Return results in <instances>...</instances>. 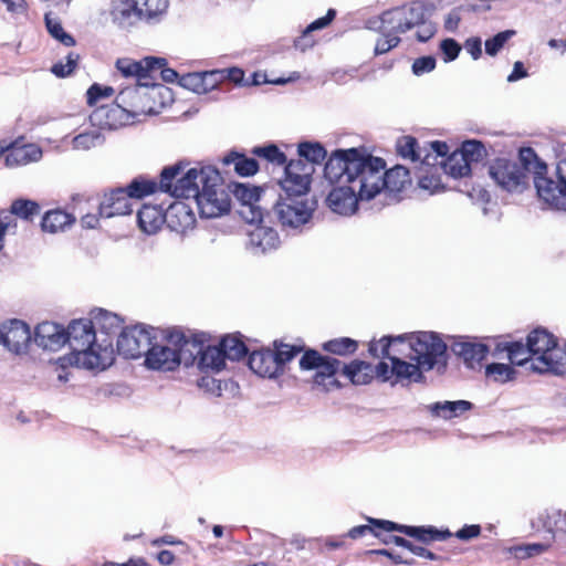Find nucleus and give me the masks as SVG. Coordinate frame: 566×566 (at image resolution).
<instances>
[{"label":"nucleus","mask_w":566,"mask_h":566,"mask_svg":"<svg viewBox=\"0 0 566 566\" xmlns=\"http://www.w3.org/2000/svg\"><path fill=\"white\" fill-rule=\"evenodd\" d=\"M385 160L364 154L357 148L337 149L324 167L326 180L352 182L361 201H370L384 195Z\"/></svg>","instance_id":"obj_1"},{"label":"nucleus","mask_w":566,"mask_h":566,"mask_svg":"<svg viewBox=\"0 0 566 566\" xmlns=\"http://www.w3.org/2000/svg\"><path fill=\"white\" fill-rule=\"evenodd\" d=\"M105 138L97 127L77 134L72 139V146L77 150H90L104 143Z\"/></svg>","instance_id":"obj_46"},{"label":"nucleus","mask_w":566,"mask_h":566,"mask_svg":"<svg viewBox=\"0 0 566 566\" xmlns=\"http://www.w3.org/2000/svg\"><path fill=\"white\" fill-rule=\"evenodd\" d=\"M249 368L260 377L275 378L279 365L272 349L253 350L248 359Z\"/></svg>","instance_id":"obj_27"},{"label":"nucleus","mask_w":566,"mask_h":566,"mask_svg":"<svg viewBox=\"0 0 566 566\" xmlns=\"http://www.w3.org/2000/svg\"><path fill=\"white\" fill-rule=\"evenodd\" d=\"M485 375L495 382L504 384L513 380L516 371L510 365L492 363L485 367Z\"/></svg>","instance_id":"obj_51"},{"label":"nucleus","mask_w":566,"mask_h":566,"mask_svg":"<svg viewBox=\"0 0 566 566\" xmlns=\"http://www.w3.org/2000/svg\"><path fill=\"white\" fill-rule=\"evenodd\" d=\"M310 541L316 545L315 548L322 554L325 552L340 549L345 546V538L343 535L328 536L325 538H312Z\"/></svg>","instance_id":"obj_59"},{"label":"nucleus","mask_w":566,"mask_h":566,"mask_svg":"<svg viewBox=\"0 0 566 566\" xmlns=\"http://www.w3.org/2000/svg\"><path fill=\"white\" fill-rule=\"evenodd\" d=\"M114 94V88L111 86H101L99 84H93L87 90V103L90 105H94L97 103L98 99L103 97H109Z\"/></svg>","instance_id":"obj_64"},{"label":"nucleus","mask_w":566,"mask_h":566,"mask_svg":"<svg viewBox=\"0 0 566 566\" xmlns=\"http://www.w3.org/2000/svg\"><path fill=\"white\" fill-rule=\"evenodd\" d=\"M544 526L554 537L562 541L566 539V512L560 510L548 511L544 518Z\"/></svg>","instance_id":"obj_43"},{"label":"nucleus","mask_w":566,"mask_h":566,"mask_svg":"<svg viewBox=\"0 0 566 566\" xmlns=\"http://www.w3.org/2000/svg\"><path fill=\"white\" fill-rule=\"evenodd\" d=\"M178 83L184 88L197 94H205V87L202 86V72L185 74L179 78Z\"/></svg>","instance_id":"obj_63"},{"label":"nucleus","mask_w":566,"mask_h":566,"mask_svg":"<svg viewBox=\"0 0 566 566\" xmlns=\"http://www.w3.org/2000/svg\"><path fill=\"white\" fill-rule=\"evenodd\" d=\"M332 186V190L327 196L328 207L336 213L350 216L356 212L358 202V190L353 187L352 182L338 180H327Z\"/></svg>","instance_id":"obj_15"},{"label":"nucleus","mask_w":566,"mask_h":566,"mask_svg":"<svg viewBox=\"0 0 566 566\" xmlns=\"http://www.w3.org/2000/svg\"><path fill=\"white\" fill-rule=\"evenodd\" d=\"M335 17L336 10L328 9L327 13L324 17L311 22L305 28L302 35L295 40V48L300 49L301 51H305L312 48L315 44V40L312 38V32L326 28L335 19Z\"/></svg>","instance_id":"obj_38"},{"label":"nucleus","mask_w":566,"mask_h":566,"mask_svg":"<svg viewBox=\"0 0 566 566\" xmlns=\"http://www.w3.org/2000/svg\"><path fill=\"white\" fill-rule=\"evenodd\" d=\"M31 342L28 324L20 319H11L0 327V343L14 354L25 353Z\"/></svg>","instance_id":"obj_17"},{"label":"nucleus","mask_w":566,"mask_h":566,"mask_svg":"<svg viewBox=\"0 0 566 566\" xmlns=\"http://www.w3.org/2000/svg\"><path fill=\"white\" fill-rule=\"evenodd\" d=\"M33 340L36 346L55 352L66 344L67 337L62 325L43 322L35 327Z\"/></svg>","instance_id":"obj_22"},{"label":"nucleus","mask_w":566,"mask_h":566,"mask_svg":"<svg viewBox=\"0 0 566 566\" xmlns=\"http://www.w3.org/2000/svg\"><path fill=\"white\" fill-rule=\"evenodd\" d=\"M165 59L147 56L140 61H135L129 57H122L116 61V67L124 77L136 78L137 83L149 76L154 69H159L164 65Z\"/></svg>","instance_id":"obj_20"},{"label":"nucleus","mask_w":566,"mask_h":566,"mask_svg":"<svg viewBox=\"0 0 566 566\" xmlns=\"http://www.w3.org/2000/svg\"><path fill=\"white\" fill-rule=\"evenodd\" d=\"M313 166L302 158L291 160L284 168V178L277 182L280 190L308 193Z\"/></svg>","instance_id":"obj_16"},{"label":"nucleus","mask_w":566,"mask_h":566,"mask_svg":"<svg viewBox=\"0 0 566 566\" xmlns=\"http://www.w3.org/2000/svg\"><path fill=\"white\" fill-rule=\"evenodd\" d=\"M518 157L520 163L499 158L489 168L494 182L509 192H522L530 182V175L545 168V163L530 147L522 148Z\"/></svg>","instance_id":"obj_3"},{"label":"nucleus","mask_w":566,"mask_h":566,"mask_svg":"<svg viewBox=\"0 0 566 566\" xmlns=\"http://www.w3.org/2000/svg\"><path fill=\"white\" fill-rule=\"evenodd\" d=\"M417 28V39L427 42L437 32L436 24L428 20V11L422 2H411L382 13V31L407 32Z\"/></svg>","instance_id":"obj_6"},{"label":"nucleus","mask_w":566,"mask_h":566,"mask_svg":"<svg viewBox=\"0 0 566 566\" xmlns=\"http://www.w3.org/2000/svg\"><path fill=\"white\" fill-rule=\"evenodd\" d=\"M113 18L119 24H129L133 18L137 19V7L135 0L119 1L112 11Z\"/></svg>","instance_id":"obj_50"},{"label":"nucleus","mask_w":566,"mask_h":566,"mask_svg":"<svg viewBox=\"0 0 566 566\" xmlns=\"http://www.w3.org/2000/svg\"><path fill=\"white\" fill-rule=\"evenodd\" d=\"M384 181V196L396 199V196L411 184V178L406 167L397 165L389 170L385 168Z\"/></svg>","instance_id":"obj_31"},{"label":"nucleus","mask_w":566,"mask_h":566,"mask_svg":"<svg viewBox=\"0 0 566 566\" xmlns=\"http://www.w3.org/2000/svg\"><path fill=\"white\" fill-rule=\"evenodd\" d=\"M516 34L515 30H505L496 33L494 36L488 39L485 41V52L486 54L494 56L496 55L504 46V44L512 39Z\"/></svg>","instance_id":"obj_57"},{"label":"nucleus","mask_w":566,"mask_h":566,"mask_svg":"<svg viewBox=\"0 0 566 566\" xmlns=\"http://www.w3.org/2000/svg\"><path fill=\"white\" fill-rule=\"evenodd\" d=\"M232 192L241 202V217L249 223H262L264 219L263 210L258 205L268 197L269 188L249 187L243 184L233 185Z\"/></svg>","instance_id":"obj_13"},{"label":"nucleus","mask_w":566,"mask_h":566,"mask_svg":"<svg viewBox=\"0 0 566 566\" xmlns=\"http://www.w3.org/2000/svg\"><path fill=\"white\" fill-rule=\"evenodd\" d=\"M130 199H142L146 196L155 193L159 189V184L153 179H146L143 177L135 178L132 182L124 188Z\"/></svg>","instance_id":"obj_44"},{"label":"nucleus","mask_w":566,"mask_h":566,"mask_svg":"<svg viewBox=\"0 0 566 566\" xmlns=\"http://www.w3.org/2000/svg\"><path fill=\"white\" fill-rule=\"evenodd\" d=\"M395 343L407 350L406 358L418 363L424 371L446 366L447 345L437 333L399 335L395 337Z\"/></svg>","instance_id":"obj_4"},{"label":"nucleus","mask_w":566,"mask_h":566,"mask_svg":"<svg viewBox=\"0 0 566 566\" xmlns=\"http://www.w3.org/2000/svg\"><path fill=\"white\" fill-rule=\"evenodd\" d=\"M137 19L147 24L160 23L167 15L169 0H135Z\"/></svg>","instance_id":"obj_30"},{"label":"nucleus","mask_w":566,"mask_h":566,"mask_svg":"<svg viewBox=\"0 0 566 566\" xmlns=\"http://www.w3.org/2000/svg\"><path fill=\"white\" fill-rule=\"evenodd\" d=\"M451 350L462 358L468 368L474 369L481 366L482 360L489 353V347L468 337H460L451 344Z\"/></svg>","instance_id":"obj_21"},{"label":"nucleus","mask_w":566,"mask_h":566,"mask_svg":"<svg viewBox=\"0 0 566 566\" xmlns=\"http://www.w3.org/2000/svg\"><path fill=\"white\" fill-rule=\"evenodd\" d=\"M78 59V54L71 52L66 56V63H63L62 61L55 63L51 67V72L57 77H66L76 67Z\"/></svg>","instance_id":"obj_60"},{"label":"nucleus","mask_w":566,"mask_h":566,"mask_svg":"<svg viewBox=\"0 0 566 566\" xmlns=\"http://www.w3.org/2000/svg\"><path fill=\"white\" fill-rule=\"evenodd\" d=\"M93 127L114 130L134 122V118L119 104L114 102L95 108L90 115Z\"/></svg>","instance_id":"obj_18"},{"label":"nucleus","mask_w":566,"mask_h":566,"mask_svg":"<svg viewBox=\"0 0 566 566\" xmlns=\"http://www.w3.org/2000/svg\"><path fill=\"white\" fill-rule=\"evenodd\" d=\"M253 154L258 157L264 158L268 161L282 166L286 163V156L282 153L279 147L274 144H270L262 147H255Z\"/></svg>","instance_id":"obj_56"},{"label":"nucleus","mask_w":566,"mask_h":566,"mask_svg":"<svg viewBox=\"0 0 566 566\" xmlns=\"http://www.w3.org/2000/svg\"><path fill=\"white\" fill-rule=\"evenodd\" d=\"M315 210V201L308 193L280 190L277 199L268 217L275 219L284 231L300 230L310 222Z\"/></svg>","instance_id":"obj_5"},{"label":"nucleus","mask_w":566,"mask_h":566,"mask_svg":"<svg viewBox=\"0 0 566 566\" xmlns=\"http://www.w3.org/2000/svg\"><path fill=\"white\" fill-rule=\"evenodd\" d=\"M471 164L463 158V155H459L453 151L443 163L442 169L446 174L453 178L465 177L471 171Z\"/></svg>","instance_id":"obj_45"},{"label":"nucleus","mask_w":566,"mask_h":566,"mask_svg":"<svg viewBox=\"0 0 566 566\" xmlns=\"http://www.w3.org/2000/svg\"><path fill=\"white\" fill-rule=\"evenodd\" d=\"M369 521L386 532H399L409 537L416 538L423 544H430L437 541H446L452 536V533L448 528L438 530L432 525L411 526L378 518H370Z\"/></svg>","instance_id":"obj_14"},{"label":"nucleus","mask_w":566,"mask_h":566,"mask_svg":"<svg viewBox=\"0 0 566 566\" xmlns=\"http://www.w3.org/2000/svg\"><path fill=\"white\" fill-rule=\"evenodd\" d=\"M66 344L71 354L61 358L63 364L75 365L88 370H104L114 361V347L109 339H99L93 321H72L67 329Z\"/></svg>","instance_id":"obj_2"},{"label":"nucleus","mask_w":566,"mask_h":566,"mask_svg":"<svg viewBox=\"0 0 566 566\" xmlns=\"http://www.w3.org/2000/svg\"><path fill=\"white\" fill-rule=\"evenodd\" d=\"M132 211L133 200L124 188L106 193L99 203V216L104 218L129 214Z\"/></svg>","instance_id":"obj_24"},{"label":"nucleus","mask_w":566,"mask_h":566,"mask_svg":"<svg viewBox=\"0 0 566 566\" xmlns=\"http://www.w3.org/2000/svg\"><path fill=\"white\" fill-rule=\"evenodd\" d=\"M358 344L349 337H340L324 343L323 348L334 355H348L356 352Z\"/></svg>","instance_id":"obj_53"},{"label":"nucleus","mask_w":566,"mask_h":566,"mask_svg":"<svg viewBox=\"0 0 566 566\" xmlns=\"http://www.w3.org/2000/svg\"><path fill=\"white\" fill-rule=\"evenodd\" d=\"M195 200L202 218H218L229 212L230 196L217 169L202 167V186Z\"/></svg>","instance_id":"obj_8"},{"label":"nucleus","mask_w":566,"mask_h":566,"mask_svg":"<svg viewBox=\"0 0 566 566\" xmlns=\"http://www.w3.org/2000/svg\"><path fill=\"white\" fill-rule=\"evenodd\" d=\"M42 157V150L34 144H27L18 147H11L6 155V165L8 167L23 166L35 163Z\"/></svg>","instance_id":"obj_33"},{"label":"nucleus","mask_w":566,"mask_h":566,"mask_svg":"<svg viewBox=\"0 0 566 566\" xmlns=\"http://www.w3.org/2000/svg\"><path fill=\"white\" fill-rule=\"evenodd\" d=\"M546 549H547V546L544 544H526V545L514 546L510 551L514 555L515 558L525 559L528 557H533L535 555H539L541 553L545 552Z\"/></svg>","instance_id":"obj_62"},{"label":"nucleus","mask_w":566,"mask_h":566,"mask_svg":"<svg viewBox=\"0 0 566 566\" xmlns=\"http://www.w3.org/2000/svg\"><path fill=\"white\" fill-rule=\"evenodd\" d=\"M168 343L172 344L178 366H192L199 359L203 344L196 338H187L181 332L172 331L168 334Z\"/></svg>","instance_id":"obj_19"},{"label":"nucleus","mask_w":566,"mask_h":566,"mask_svg":"<svg viewBox=\"0 0 566 566\" xmlns=\"http://www.w3.org/2000/svg\"><path fill=\"white\" fill-rule=\"evenodd\" d=\"M532 348L533 371L564 375L566 373V346L557 344L555 337L546 329L536 328L527 336Z\"/></svg>","instance_id":"obj_7"},{"label":"nucleus","mask_w":566,"mask_h":566,"mask_svg":"<svg viewBox=\"0 0 566 566\" xmlns=\"http://www.w3.org/2000/svg\"><path fill=\"white\" fill-rule=\"evenodd\" d=\"M219 345L222 349L226 360H240L248 353L247 345L235 335L224 336Z\"/></svg>","instance_id":"obj_42"},{"label":"nucleus","mask_w":566,"mask_h":566,"mask_svg":"<svg viewBox=\"0 0 566 566\" xmlns=\"http://www.w3.org/2000/svg\"><path fill=\"white\" fill-rule=\"evenodd\" d=\"M533 182L539 200L553 210H566V176L560 166L548 175L547 165L544 169H536Z\"/></svg>","instance_id":"obj_11"},{"label":"nucleus","mask_w":566,"mask_h":566,"mask_svg":"<svg viewBox=\"0 0 566 566\" xmlns=\"http://www.w3.org/2000/svg\"><path fill=\"white\" fill-rule=\"evenodd\" d=\"M153 332V327L142 324L123 328L117 337L118 354L128 359L147 356L151 343L156 338L151 335Z\"/></svg>","instance_id":"obj_12"},{"label":"nucleus","mask_w":566,"mask_h":566,"mask_svg":"<svg viewBox=\"0 0 566 566\" xmlns=\"http://www.w3.org/2000/svg\"><path fill=\"white\" fill-rule=\"evenodd\" d=\"M382 23V14L375 21H369V29L375 30L381 34L375 45V54L380 55L389 52L400 43L398 31H382L380 29Z\"/></svg>","instance_id":"obj_41"},{"label":"nucleus","mask_w":566,"mask_h":566,"mask_svg":"<svg viewBox=\"0 0 566 566\" xmlns=\"http://www.w3.org/2000/svg\"><path fill=\"white\" fill-rule=\"evenodd\" d=\"M297 153L303 160L311 165L322 163L327 156V151L322 144L311 142L301 143Z\"/></svg>","instance_id":"obj_48"},{"label":"nucleus","mask_w":566,"mask_h":566,"mask_svg":"<svg viewBox=\"0 0 566 566\" xmlns=\"http://www.w3.org/2000/svg\"><path fill=\"white\" fill-rule=\"evenodd\" d=\"M75 222V217L61 209L48 211L41 222L44 232L57 233L64 231Z\"/></svg>","instance_id":"obj_39"},{"label":"nucleus","mask_w":566,"mask_h":566,"mask_svg":"<svg viewBox=\"0 0 566 566\" xmlns=\"http://www.w3.org/2000/svg\"><path fill=\"white\" fill-rule=\"evenodd\" d=\"M273 352L279 365V375H282L285 364L291 361L301 352V348L287 344H280Z\"/></svg>","instance_id":"obj_58"},{"label":"nucleus","mask_w":566,"mask_h":566,"mask_svg":"<svg viewBox=\"0 0 566 566\" xmlns=\"http://www.w3.org/2000/svg\"><path fill=\"white\" fill-rule=\"evenodd\" d=\"M343 375L350 379L354 385H367L374 378V367L363 360H354L343 365Z\"/></svg>","instance_id":"obj_40"},{"label":"nucleus","mask_w":566,"mask_h":566,"mask_svg":"<svg viewBox=\"0 0 566 566\" xmlns=\"http://www.w3.org/2000/svg\"><path fill=\"white\" fill-rule=\"evenodd\" d=\"M198 367L200 370L208 373H219L226 368V358L220 345L218 346H202V352L198 359Z\"/></svg>","instance_id":"obj_36"},{"label":"nucleus","mask_w":566,"mask_h":566,"mask_svg":"<svg viewBox=\"0 0 566 566\" xmlns=\"http://www.w3.org/2000/svg\"><path fill=\"white\" fill-rule=\"evenodd\" d=\"M472 403L467 400L457 401H438L428 406L429 411L433 417L442 418L446 420L459 417L463 412L470 410Z\"/></svg>","instance_id":"obj_37"},{"label":"nucleus","mask_w":566,"mask_h":566,"mask_svg":"<svg viewBox=\"0 0 566 566\" xmlns=\"http://www.w3.org/2000/svg\"><path fill=\"white\" fill-rule=\"evenodd\" d=\"M93 325L97 332L99 339H109L113 343V337L122 331V318L115 314L107 312L103 308H96L91 312Z\"/></svg>","instance_id":"obj_26"},{"label":"nucleus","mask_w":566,"mask_h":566,"mask_svg":"<svg viewBox=\"0 0 566 566\" xmlns=\"http://www.w3.org/2000/svg\"><path fill=\"white\" fill-rule=\"evenodd\" d=\"M195 222L192 210L184 202H175L166 210V223L176 232H186L192 229Z\"/></svg>","instance_id":"obj_28"},{"label":"nucleus","mask_w":566,"mask_h":566,"mask_svg":"<svg viewBox=\"0 0 566 566\" xmlns=\"http://www.w3.org/2000/svg\"><path fill=\"white\" fill-rule=\"evenodd\" d=\"M370 355L377 358H387L390 360V374L397 380H408L409 382H421L423 380L424 369L415 361H407L399 357L401 354L406 357L407 350L395 343V337L384 336L379 340L369 343Z\"/></svg>","instance_id":"obj_9"},{"label":"nucleus","mask_w":566,"mask_h":566,"mask_svg":"<svg viewBox=\"0 0 566 566\" xmlns=\"http://www.w3.org/2000/svg\"><path fill=\"white\" fill-rule=\"evenodd\" d=\"M396 146L398 154L402 158H408L412 161H418L421 159V151L415 137L402 136L397 140Z\"/></svg>","instance_id":"obj_54"},{"label":"nucleus","mask_w":566,"mask_h":566,"mask_svg":"<svg viewBox=\"0 0 566 566\" xmlns=\"http://www.w3.org/2000/svg\"><path fill=\"white\" fill-rule=\"evenodd\" d=\"M45 27L52 38L60 41L65 46H73L75 44L74 38L64 31L59 18L53 17L52 12H46L44 15Z\"/></svg>","instance_id":"obj_47"},{"label":"nucleus","mask_w":566,"mask_h":566,"mask_svg":"<svg viewBox=\"0 0 566 566\" xmlns=\"http://www.w3.org/2000/svg\"><path fill=\"white\" fill-rule=\"evenodd\" d=\"M145 364L150 369L174 370L178 367L177 356L172 344H157L153 340L150 349L147 353Z\"/></svg>","instance_id":"obj_23"},{"label":"nucleus","mask_w":566,"mask_h":566,"mask_svg":"<svg viewBox=\"0 0 566 566\" xmlns=\"http://www.w3.org/2000/svg\"><path fill=\"white\" fill-rule=\"evenodd\" d=\"M137 221L143 232L154 234L166 222V212L158 206L144 205L138 210Z\"/></svg>","instance_id":"obj_32"},{"label":"nucleus","mask_w":566,"mask_h":566,"mask_svg":"<svg viewBox=\"0 0 566 566\" xmlns=\"http://www.w3.org/2000/svg\"><path fill=\"white\" fill-rule=\"evenodd\" d=\"M344 364L340 360L333 357H325L319 364L314 375V384L323 387L325 390H329L332 387L338 385L335 379V375Z\"/></svg>","instance_id":"obj_35"},{"label":"nucleus","mask_w":566,"mask_h":566,"mask_svg":"<svg viewBox=\"0 0 566 566\" xmlns=\"http://www.w3.org/2000/svg\"><path fill=\"white\" fill-rule=\"evenodd\" d=\"M40 212L38 202L29 199H17L11 203L10 213L23 220H31Z\"/></svg>","instance_id":"obj_52"},{"label":"nucleus","mask_w":566,"mask_h":566,"mask_svg":"<svg viewBox=\"0 0 566 566\" xmlns=\"http://www.w3.org/2000/svg\"><path fill=\"white\" fill-rule=\"evenodd\" d=\"M146 85V83H137L134 86L125 87L116 96L115 102L126 109L134 119L151 111V108L146 109L142 106L143 96L140 94V87Z\"/></svg>","instance_id":"obj_29"},{"label":"nucleus","mask_w":566,"mask_h":566,"mask_svg":"<svg viewBox=\"0 0 566 566\" xmlns=\"http://www.w3.org/2000/svg\"><path fill=\"white\" fill-rule=\"evenodd\" d=\"M78 59V54L71 52L66 56V63H63L62 61L55 63L51 67V72L57 77H66L76 67Z\"/></svg>","instance_id":"obj_61"},{"label":"nucleus","mask_w":566,"mask_h":566,"mask_svg":"<svg viewBox=\"0 0 566 566\" xmlns=\"http://www.w3.org/2000/svg\"><path fill=\"white\" fill-rule=\"evenodd\" d=\"M503 352L507 353L510 361L514 365L523 366L527 361L532 363V348L528 339H526V344L522 342L497 343L494 355L496 356L499 353Z\"/></svg>","instance_id":"obj_34"},{"label":"nucleus","mask_w":566,"mask_h":566,"mask_svg":"<svg viewBox=\"0 0 566 566\" xmlns=\"http://www.w3.org/2000/svg\"><path fill=\"white\" fill-rule=\"evenodd\" d=\"M226 164H233L235 171L242 176V177H249L254 175L258 169L259 165L258 161L253 158H247L239 154H230L224 158Z\"/></svg>","instance_id":"obj_49"},{"label":"nucleus","mask_w":566,"mask_h":566,"mask_svg":"<svg viewBox=\"0 0 566 566\" xmlns=\"http://www.w3.org/2000/svg\"><path fill=\"white\" fill-rule=\"evenodd\" d=\"M280 244L276 230L271 227L256 226L249 232L248 249L253 254H264L275 250Z\"/></svg>","instance_id":"obj_25"},{"label":"nucleus","mask_w":566,"mask_h":566,"mask_svg":"<svg viewBox=\"0 0 566 566\" xmlns=\"http://www.w3.org/2000/svg\"><path fill=\"white\" fill-rule=\"evenodd\" d=\"M185 166L176 164L163 169L159 190L176 198H196L202 186V168H190L184 172Z\"/></svg>","instance_id":"obj_10"},{"label":"nucleus","mask_w":566,"mask_h":566,"mask_svg":"<svg viewBox=\"0 0 566 566\" xmlns=\"http://www.w3.org/2000/svg\"><path fill=\"white\" fill-rule=\"evenodd\" d=\"M457 153L459 155H463V158L471 164L473 161H479L483 157L485 148L481 142L470 139L463 142L461 149Z\"/></svg>","instance_id":"obj_55"}]
</instances>
